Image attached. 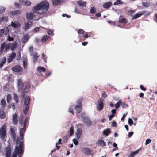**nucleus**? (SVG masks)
I'll return each instance as SVG.
<instances>
[{
  "instance_id": "f257e3e1",
  "label": "nucleus",
  "mask_w": 157,
  "mask_h": 157,
  "mask_svg": "<svg viewBox=\"0 0 157 157\" xmlns=\"http://www.w3.org/2000/svg\"><path fill=\"white\" fill-rule=\"evenodd\" d=\"M28 121V118L26 117L23 124L21 120H19V122L21 125L23 126V128H21L20 131V136L17 137L16 143L17 145L16 146L15 152L12 154V157H17L18 154H21L23 153V142L20 140H22L23 139V136L24 132L26 130V127ZM6 155V157H10L11 150L10 147H6L5 150Z\"/></svg>"
},
{
  "instance_id": "f03ea898",
  "label": "nucleus",
  "mask_w": 157,
  "mask_h": 157,
  "mask_svg": "<svg viewBox=\"0 0 157 157\" xmlns=\"http://www.w3.org/2000/svg\"><path fill=\"white\" fill-rule=\"evenodd\" d=\"M49 6V3L46 1H42L32 8L33 12L27 13L26 14V18L31 21L35 16L34 13L39 14L45 13L47 12Z\"/></svg>"
},
{
  "instance_id": "7ed1b4c3",
  "label": "nucleus",
  "mask_w": 157,
  "mask_h": 157,
  "mask_svg": "<svg viewBox=\"0 0 157 157\" xmlns=\"http://www.w3.org/2000/svg\"><path fill=\"white\" fill-rule=\"evenodd\" d=\"M23 97L24 99V113L26 114L27 113L29 108V105L30 104V98L29 96L23 94Z\"/></svg>"
},
{
  "instance_id": "20e7f679",
  "label": "nucleus",
  "mask_w": 157,
  "mask_h": 157,
  "mask_svg": "<svg viewBox=\"0 0 157 157\" xmlns=\"http://www.w3.org/2000/svg\"><path fill=\"white\" fill-rule=\"evenodd\" d=\"M81 117L83 122L87 126H90L92 123L89 117L84 113H82L81 114Z\"/></svg>"
},
{
  "instance_id": "39448f33",
  "label": "nucleus",
  "mask_w": 157,
  "mask_h": 157,
  "mask_svg": "<svg viewBox=\"0 0 157 157\" xmlns=\"http://www.w3.org/2000/svg\"><path fill=\"white\" fill-rule=\"evenodd\" d=\"M7 127L4 124L0 129V138L4 140L6 136Z\"/></svg>"
},
{
  "instance_id": "423d86ee",
  "label": "nucleus",
  "mask_w": 157,
  "mask_h": 157,
  "mask_svg": "<svg viewBox=\"0 0 157 157\" xmlns=\"http://www.w3.org/2000/svg\"><path fill=\"white\" fill-rule=\"evenodd\" d=\"M82 151L83 154L86 155H91L94 154L92 150L88 147L83 148Z\"/></svg>"
},
{
  "instance_id": "0eeeda50",
  "label": "nucleus",
  "mask_w": 157,
  "mask_h": 157,
  "mask_svg": "<svg viewBox=\"0 0 157 157\" xmlns=\"http://www.w3.org/2000/svg\"><path fill=\"white\" fill-rule=\"evenodd\" d=\"M10 48V45L9 44H6V43H3L1 45L0 49L1 52H2L5 50L6 52H7Z\"/></svg>"
},
{
  "instance_id": "6e6552de",
  "label": "nucleus",
  "mask_w": 157,
  "mask_h": 157,
  "mask_svg": "<svg viewBox=\"0 0 157 157\" xmlns=\"http://www.w3.org/2000/svg\"><path fill=\"white\" fill-rule=\"evenodd\" d=\"M103 107V101L101 100L98 101V105L97 106V110L98 111H101Z\"/></svg>"
},
{
  "instance_id": "1a4fd4ad",
  "label": "nucleus",
  "mask_w": 157,
  "mask_h": 157,
  "mask_svg": "<svg viewBox=\"0 0 157 157\" xmlns=\"http://www.w3.org/2000/svg\"><path fill=\"white\" fill-rule=\"evenodd\" d=\"M32 25V22L31 21L25 22L23 27V29L26 31Z\"/></svg>"
},
{
  "instance_id": "9d476101",
  "label": "nucleus",
  "mask_w": 157,
  "mask_h": 157,
  "mask_svg": "<svg viewBox=\"0 0 157 157\" xmlns=\"http://www.w3.org/2000/svg\"><path fill=\"white\" fill-rule=\"evenodd\" d=\"M12 70L15 72H20L22 71V68L19 66H15L12 68Z\"/></svg>"
},
{
  "instance_id": "9b49d317",
  "label": "nucleus",
  "mask_w": 157,
  "mask_h": 157,
  "mask_svg": "<svg viewBox=\"0 0 157 157\" xmlns=\"http://www.w3.org/2000/svg\"><path fill=\"white\" fill-rule=\"evenodd\" d=\"M16 56V54L15 53L13 52L9 56L7 60V61L8 63H10L12 62L13 59H14Z\"/></svg>"
},
{
  "instance_id": "f8f14e48",
  "label": "nucleus",
  "mask_w": 157,
  "mask_h": 157,
  "mask_svg": "<svg viewBox=\"0 0 157 157\" xmlns=\"http://www.w3.org/2000/svg\"><path fill=\"white\" fill-rule=\"evenodd\" d=\"M31 56H33L32 58L33 62L34 63L36 62L38 57L37 53L36 52H33V54H31Z\"/></svg>"
},
{
  "instance_id": "ddd939ff",
  "label": "nucleus",
  "mask_w": 157,
  "mask_h": 157,
  "mask_svg": "<svg viewBox=\"0 0 157 157\" xmlns=\"http://www.w3.org/2000/svg\"><path fill=\"white\" fill-rule=\"evenodd\" d=\"M144 13V11L139 12L132 17V19H137L142 15Z\"/></svg>"
},
{
  "instance_id": "4468645a",
  "label": "nucleus",
  "mask_w": 157,
  "mask_h": 157,
  "mask_svg": "<svg viewBox=\"0 0 157 157\" xmlns=\"http://www.w3.org/2000/svg\"><path fill=\"white\" fill-rule=\"evenodd\" d=\"M18 115L16 114H15L13 116V122L14 125H16L18 123Z\"/></svg>"
},
{
  "instance_id": "2eb2a0df",
  "label": "nucleus",
  "mask_w": 157,
  "mask_h": 157,
  "mask_svg": "<svg viewBox=\"0 0 157 157\" xmlns=\"http://www.w3.org/2000/svg\"><path fill=\"white\" fill-rule=\"evenodd\" d=\"M24 84H22V80L21 79H20L18 80V85L19 91H22L23 88L24 86Z\"/></svg>"
},
{
  "instance_id": "dca6fc26",
  "label": "nucleus",
  "mask_w": 157,
  "mask_h": 157,
  "mask_svg": "<svg viewBox=\"0 0 157 157\" xmlns=\"http://www.w3.org/2000/svg\"><path fill=\"white\" fill-rule=\"evenodd\" d=\"M10 26L14 28H18L20 26V24L19 22H16V23H15L12 21Z\"/></svg>"
},
{
  "instance_id": "f3484780",
  "label": "nucleus",
  "mask_w": 157,
  "mask_h": 157,
  "mask_svg": "<svg viewBox=\"0 0 157 157\" xmlns=\"http://www.w3.org/2000/svg\"><path fill=\"white\" fill-rule=\"evenodd\" d=\"M19 2L23 4L29 6L31 5L30 2L28 0H19Z\"/></svg>"
},
{
  "instance_id": "a211bd4d",
  "label": "nucleus",
  "mask_w": 157,
  "mask_h": 157,
  "mask_svg": "<svg viewBox=\"0 0 157 157\" xmlns=\"http://www.w3.org/2000/svg\"><path fill=\"white\" fill-rule=\"evenodd\" d=\"M24 86H25V87L24 88L23 94H25L28 92L29 90V86L28 84H24Z\"/></svg>"
},
{
  "instance_id": "6ab92c4d",
  "label": "nucleus",
  "mask_w": 157,
  "mask_h": 157,
  "mask_svg": "<svg viewBox=\"0 0 157 157\" xmlns=\"http://www.w3.org/2000/svg\"><path fill=\"white\" fill-rule=\"evenodd\" d=\"M78 4L81 6H83L85 8L86 6V2H84L82 0H79L77 2Z\"/></svg>"
},
{
  "instance_id": "aec40b11",
  "label": "nucleus",
  "mask_w": 157,
  "mask_h": 157,
  "mask_svg": "<svg viewBox=\"0 0 157 157\" xmlns=\"http://www.w3.org/2000/svg\"><path fill=\"white\" fill-rule=\"evenodd\" d=\"M112 5V2L110 1H109L103 4L102 6L104 8L108 9Z\"/></svg>"
},
{
  "instance_id": "412c9836",
  "label": "nucleus",
  "mask_w": 157,
  "mask_h": 157,
  "mask_svg": "<svg viewBox=\"0 0 157 157\" xmlns=\"http://www.w3.org/2000/svg\"><path fill=\"white\" fill-rule=\"evenodd\" d=\"M99 146H106L105 142H104L102 140H99L98 141L97 143Z\"/></svg>"
},
{
  "instance_id": "4be33fe9",
  "label": "nucleus",
  "mask_w": 157,
  "mask_h": 157,
  "mask_svg": "<svg viewBox=\"0 0 157 157\" xmlns=\"http://www.w3.org/2000/svg\"><path fill=\"white\" fill-rule=\"evenodd\" d=\"M8 20L7 17H4L2 18H0V23H6Z\"/></svg>"
},
{
  "instance_id": "5701e85b",
  "label": "nucleus",
  "mask_w": 157,
  "mask_h": 157,
  "mask_svg": "<svg viewBox=\"0 0 157 157\" xmlns=\"http://www.w3.org/2000/svg\"><path fill=\"white\" fill-rule=\"evenodd\" d=\"M82 131L81 129L78 128L77 129L76 133V135L78 138H80L82 133Z\"/></svg>"
},
{
  "instance_id": "b1692460",
  "label": "nucleus",
  "mask_w": 157,
  "mask_h": 157,
  "mask_svg": "<svg viewBox=\"0 0 157 157\" xmlns=\"http://www.w3.org/2000/svg\"><path fill=\"white\" fill-rule=\"evenodd\" d=\"M29 36L28 34L25 35L22 39V42L23 43H26L28 40Z\"/></svg>"
},
{
  "instance_id": "393cba45",
  "label": "nucleus",
  "mask_w": 157,
  "mask_h": 157,
  "mask_svg": "<svg viewBox=\"0 0 157 157\" xmlns=\"http://www.w3.org/2000/svg\"><path fill=\"white\" fill-rule=\"evenodd\" d=\"M10 130L12 138L13 140H15L16 138V135L15 132V131L12 128H10Z\"/></svg>"
},
{
  "instance_id": "a878e982",
  "label": "nucleus",
  "mask_w": 157,
  "mask_h": 157,
  "mask_svg": "<svg viewBox=\"0 0 157 157\" xmlns=\"http://www.w3.org/2000/svg\"><path fill=\"white\" fill-rule=\"evenodd\" d=\"M62 1V0H53L52 2L54 5H57L60 4Z\"/></svg>"
},
{
  "instance_id": "bb28decb",
  "label": "nucleus",
  "mask_w": 157,
  "mask_h": 157,
  "mask_svg": "<svg viewBox=\"0 0 157 157\" xmlns=\"http://www.w3.org/2000/svg\"><path fill=\"white\" fill-rule=\"evenodd\" d=\"M49 36L47 35H45L43 36L41 39V42L43 43H44L49 38Z\"/></svg>"
},
{
  "instance_id": "cd10ccee",
  "label": "nucleus",
  "mask_w": 157,
  "mask_h": 157,
  "mask_svg": "<svg viewBox=\"0 0 157 157\" xmlns=\"http://www.w3.org/2000/svg\"><path fill=\"white\" fill-rule=\"evenodd\" d=\"M9 44L10 45V48H11L12 50L13 51H14V49L16 47V43H9Z\"/></svg>"
},
{
  "instance_id": "c85d7f7f",
  "label": "nucleus",
  "mask_w": 157,
  "mask_h": 157,
  "mask_svg": "<svg viewBox=\"0 0 157 157\" xmlns=\"http://www.w3.org/2000/svg\"><path fill=\"white\" fill-rule=\"evenodd\" d=\"M104 134L106 136H108L110 133V131L109 129L108 128L104 130L103 132Z\"/></svg>"
},
{
  "instance_id": "c756f323",
  "label": "nucleus",
  "mask_w": 157,
  "mask_h": 157,
  "mask_svg": "<svg viewBox=\"0 0 157 157\" xmlns=\"http://www.w3.org/2000/svg\"><path fill=\"white\" fill-rule=\"evenodd\" d=\"M37 71L40 72H44L45 71V69L44 68L40 66L37 68Z\"/></svg>"
},
{
  "instance_id": "7c9ffc66",
  "label": "nucleus",
  "mask_w": 157,
  "mask_h": 157,
  "mask_svg": "<svg viewBox=\"0 0 157 157\" xmlns=\"http://www.w3.org/2000/svg\"><path fill=\"white\" fill-rule=\"evenodd\" d=\"M6 116L5 113L4 111H0V117L2 119H4Z\"/></svg>"
},
{
  "instance_id": "2f4dec72",
  "label": "nucleus",
  "mask_w": 157,
  "mask_h": 157,
  "mask_svg": "<svg viewBox=\"0 0 157 157\" xmlns=\"http://www.w3.org/2000/svg\"><path fill=\"white\" fill-rule=\"evenodd\" d=\"M82 107V106L77 105L74 108L76 109L77 112L78 113H79L81 111Z\"/></svg>"
},
{
  "instance_id": "473e14b6",
  "label": "nucleus",
  "mask_w": 157,
  "mask_h": 157,
  "mask_svg": "<svg viewBox=\"0 0 157 157\" xmlns=\"http://www.w3.org/2000/svg\"><path fill=\"white\" fill-rule=\"evenodd\" d=\"M121 104L122 101H121V100H119L118 102L115 105L116 109H118L120 106V105H121Z\"/></svg>"
},
{
  "instance_id": "72a5a7b5",
  "label": "nucleus",
  "mask_w": 157,
  "mask_h": 157,
  "mask_svg": "<svg viewBox=\"0 0 157 157\" xmlns=\"http://www.w3.org/2000/svg\"><path fill=\"white\" fill-rule=\"evenodd\" d=\"M123 2L120 0H117L114 3V5H119L122 4Z\"/></svg>"
},
{
  "instance_id": "f704fd0d",
  "label": "nucleus",
  "mask_w": 157,
  "mask_h": 157,
  "mask_svg": "<svg viewBox=\"0 0 157 157\" xmlns=\"http://www.w3.org/2000/svg\"><path fill=\"white\" fill-rule=\"evenodd\" d=\"M69 136H72L74 133V127H71L69 131Z\"/></svg>"
},
{
  "instance_id": "c9c22d12",
  "label": "nucleus",
  "mask_w": 157,
  "mask_h": 157,
  "mask_svg": "<svg viewBox=\"0 0 157 157\" xmlns=\"http://www.w3.org/2000/svg\"><path fill=\"white\" fill-rule=\"evenodd\" d=\"M138 152L139 151L138 150L136 151L131 153L129 156L128 157H134L135 155L138 154Z\"/></svg>"
},
{
  "instance_id": "e433bc0d",
  "label": "nucleus",
  "mask_w": 157,
  "mask_h": 157,
  "mask_svg": "<svg viewBox=\"0 0 157 157\" xmlns=\"http://www.w3.org/2000/svg\"><path fill=\"white\" fill-rule=\"evenodd\" d=\"M12 15L19 14L20 13V11L19 10H15L11 12Z\"/></svg>"
},
{
  "instance_id": "4c0bfd02",
  "label": "nucleus",
  "mask_w": 157,
  "mask_h": 157,
  "mask_svg": "<svg viewBox=\"0 0 157 157\" xmlns=\"http://www.w3.org/2000/svg\"><path fill=\"white\" fill-rule=\"evenodd\" d=\"M23 66L24 68H25L27 66V62L26 61V59L25 58H24L23 59Z\"/></svg>"
},
{
  "instance_id": "58836bf2",
  "label": "nucleus",
  "mask_w": 157,
  "mask_h": 157,
  "mask_svg": "<svg viewBox=\"0 0 157 157\" xmlns=\"http://www.w3.org/2000/svg\"><path fill=\"white\" fill-rule=\"evenodd\" d=\"M142 5L143 6L145 7H148L150 5V4L148 2H143L142 3Z\"/></svg>"
},
{
  "instance_id": "ea45409f",
  "label": "nucleus",
  "mask_w": 157,
  "mask_h": 157,
  "mask_svg": "<svg viewBox=\"0 0 157 157\" xmlns=\"http://www.w3.org/2000/svg\"><path fill=\"white\" fill-rule=\"evenodd\" d=\"M73 107H74V105L71 106L69 109V112L71 113L72 114H74V112L73 111Z\"/></svg>"
},
{
  "instance_id": "a19ab883",
  "label": "nucleus",
  "mask_w": 157,
  "mask_h": 157,
  "mask_svg": "<svg viewBox=\"0 0 157 157\" xmlns=\"http://www.w3.org/2000/svg\"><path fill=\"white\" fill-rule=\"evenodd\" d=\"M14 99L15 102V104H17L18 102V97L17 95L14 94Z\"/></svg>"
},
{
  "instance_id": "79ce46f5",
  "label": "nucleus",
  "mask_w": 157,
  "mask_h": 157,
  "mask_svg": "<svg viewBox=\"0 0 157 157\" xmlns=\"http://www.w3.org/2000/svg\"><path fill=\"white\" fill-rule=\"evenodd\" d=\"M82 98H80V99L78 100L77 101V105L82 106V105L81 103H82Z\"/></svg>"
},
{
  "instance_id": "37998d69",
  "label": "nucleus",
  "mask_w": 157,
  "mask_h": 157,
  "mask_svg": "<svg viewBox=\"0 0 157 157\" xmlns=\"http://www.w3.org/2000/svg\"><path fill=\"white\" fill-rule=\"evenodd\" d=\"M119 22L121 23H127V21L126 18H123L121 19H119Z\"/></svg>"
},
{
  "instance_id": "c03bdc74",
  "label": "nucleus",
  "mask_w": 157,
  "mask_h": 157,
  "mask_svg": "<svg viewBox=\"0 0 157 157\" xmlns=\"http://www.w3.org/2000/svg\"><path fill=\"white\" fill-rule=\"evenodd\" d=\"M6 8L4 7L0 6V14L2 13L4 11Z\"/></svg>"
},
{
  "instance_id": "a18cd8bd",
  "label": "nucleus",
  "mask_w": 157,
  "mask_h": 157,
  "mask_svg": "<svg viewBox=\"0 0 157 157\" xmlns=\"http://www.w3.org/2000/svg\"><path fill=\"white\" fill-rule=\"evenodd\" d=\"M11 99V95L8 94L7 96V101L8 103H9Z\"/></svg>"
},
{
  "instance_id": "49530a36",
  "label": "nucleus",
  "mask_w": 157,
  "mask_h": 157,
  "mask_svg": "<svg viewBox=\"0 0 157 157\" xmlns=\"http://www.w3.org/2000/svg\"><path fill=\"white\" fill-rule=\"evenodd\" d=\"M133 124V121L130 118L128 119V124L130 126H132Z\"/></svg>"
},
{
  "instance_id": "de8ad7c7",
  "label": "nucleus",
  "mask_w": 157,
  "mask_h": 157,
  "mask_svg": "<svg viewBox=\"0 0 157 157\" xmlns=\"http://www.w3.org/2000/svg\"><path fill=\"white\" fill-rule=\"evenodd\" d=\"M6 102L4 99H2L1 101V104L2 107H5L6 105Z\"/></svg>"
},
{
  "instance_id": "09e8293b",
  "label": "nucleus",
  "mask_w": 157,
  "mask_h": 157,
  "mask_svg": "<svg viewBox=\"0 0 157 157\" xmlns=\"http://www.w3.org/2000/svg\"><path fill=\"white\" fill-rule=\"evenodd\" d=\"M84 33V31L82 29H80L78 30V33L79 34H83Z\"/></svg>"
},
{
  "instance_id": "8fccbe9b",
  "label": "nucleus",
  "mask_w": 157,
  "mask_h": 157,
  "mask_svg": "<svg viewBox=\"0 0 157 157\" xmlns=\"http://www.w3.org/2000/svg\"><path fill=\"white\" fill-rule=\"evenodd\" d=\"M151 140L150 139H147L146 140L145 144L147 145L149 143H151Z\"/></svg>"
},
{
  "instance_id": "3c124183",
  "label": "nucleus",
  "mask_w": 157,
  "mask_h": 157,
  "mask_svg": "<svg viewBox=\"0 0 157 157\" xmlns=\"http://www.w3.org/2000/svg\"><path fill=\"white\" fill-rule=\"evenodd\" d=\"M29 51L31 54H33V48L32 46H30L29 48Z\"/></svg>"
},
{
  "instance_id": "603ef678",
  "label": "nucleus",
  "mask_w": 157,
  "mask_h": 157,
  "mask_svg": "<svg viewBox=\"0 0 157 157\" xmlns=\"http://www.w3.org/2000/svg\"><path fill=\"white\" fill-rule=\"evenodd\" d=\"M73 142L74 144L76 146L78 144V142L75 138H74L73 140Z\"/></svg>"
},
{
  "instance_id": "864d4df0",
  "label": "nucleus",
  "mask_w": 157,
  "mask_h": 157,
  "mask_svg": "<svg viewBox=\"0 0 157 157\" xmlns=\"http://www.w3.org/2000/svg\"><path fill=\"white\" fill-rule=\"evenodd\" d=\"M90 13L92 14L96 12L95 9L94 7H91L90 10Z\"/></svg>"
},
{
  "instance_id": "5fc2aeb1",
  "label": "nucleus",
  "mask_w": 157,
  "mask_h": 157,
  "mask_svg": "<svg viewBox=\"0 0 157 157\" xmlns=\"http://www.w3.org/2000/svg\"><path fill=\"white\" fill-rule=\"evenodd\" d=\"M42 58L45 62H46V56L45 55L44 53H43L42 54Z\"/></svg>"
},
{
  "instance_id": "6e6d98bb",
  "label": "nucleus",
  "mask_w": 157,
  "mask_h": 157,
  "mask_svg": "<svg viewBox=\"0 0 157 157\" xmlns=\"http://www.w3.org/2000/svg\"><path fill=\"white\" fill-rule=\"evenodd\" d=\"M133 132H129L128 133V138L131 137L133 135Z\"/></svg>"
},
{
  "instance_id": "4d7b16f0",
  "label": "nucleus",
  "mask_w": 157,
  "mask_h": 157,
  "mask_svg": "<svg viewBox=\"0 0 157 157\" xmlns=\"http://www.w3.org/2000/svg\"><path fill=\"white\" fill-rule=\"evenodd\" d=\"M4 30L3 29H1L0 30V36H1L4 33Z\"/></svg>"
},
{
  "instance_id": "13d9d810",
  "label": "nucleus",
  "mask_w": 157,
  "mask_h": 157,
  "mask_svg": "<svg viewBox=\"0 0 157 157\" xmlns=\"http://www.w3.org/2000/svg\"><path fill=\"white\" fill-rule=\"evenodd\" d=\"M134 13V10H131L128 11V14L129 15H132Z\"/></svg>"
},
{
  "instance_id": "bf43d9fd",
  "label": "nucleus",
  "mask_w": 157,
  "mask_h": 157,
  "mask_svg": "<svg viewBox=\"0 0 157 157\" xmlns=\"http://www.w3.org/2000/svg\"><path fill=\"white\" fill-rule=\"evenodd\" d=\"M8 40L9 41H12L14 40L13 38L10 37V36H8Z\"/></svg>"
},
{
  "instance_id": "052dcab7",
  "label": "nucleus",
  "mask_w": 157,
  "mask_h": 157,
  "mask_svg": "<svg viewBox=\"0 0 157 157\" xmlns=\"http://www.w3.org/2000/svg\"><path fill=\"white\" fill-rule=\"evenodd\" d=\"M75 12L77 14H79L80 13V10L77 8H75Z\"/></svg>"
},
{
  "instance_id": "680f3d73",
  "label": "nucleus",
  "mask_w": 157,
  "mask_h": 157,
  "mask_svg": "<svg viewBox=\"0 0 157 157\" xmlns=\"http://www.w3.org/2000/svg\"><path fill=\"white\" fill-rule=\"evenodd\" d=\"M112 126L113 127L117 126V123L115 121H113L112 123Z\"/></svg>"
},
{
  "instance_id": "e2e57ef3",
  "label": "nucleus",
  "mask_w": 157,
  "mask_h": 157,
  "mask_svg": "<svg viewBox=\"0 0 157 157\" xmlns=\"http://www.w3.org/2000/svg\"><path fill=\"white\" fill-rule=\"evenodd\" d=\"M21 56L20 53V52H19L18 55H17L16 57L17 59V60H19L21 58Z\"/></svg>"
},
{
  "instance_id": "0e129e2a",
  "label": "nucleus",
  "mask_w": 157,
  "mask_h": 157,
  "mask_svg": "<svg viewBox=\"0 0 157 157\" xmlns=\"http://www.w3.org/2000/svg\"><path fill=\"white\" fill-rule=\"evenodd\" d=\"M102 96L104 98H106L107 97V94L105 92H104L102 94Z\"/></svg>"
},
{
  "instance_id": "69168bd1",
  "label": "nucleus",
  "mask_w": 157,
  "mask_h": 157,
  "mask_svg": "<svg viewBox=\"0 0 157 157\" xmlns=\"http://www.w3.org/2000/svg\"><path fill=\"white\" fill-rule=\"evenodd\" d=\"M48 34L49 35H51L53 33V31L51 30H48Z\"/></svg>"
},
{
  "instance_id": "338daca9",
  "label": "nucleus",
  "mask_w": 157,
  "mask_h": 157,
  "mask_svg": "<svg viewBox=\"0 0 157 157\" xmlns=\"http://www.w3.org/2000/svg\"><path fill=\"white\" fill-rule=\"evenodd\" d=\"M114 117V115L111 114L110 116H109V120L111 121L112 119Z\"/></svg>"
},
{
  "instance_id": "774afa93",
  "label": "nucleus",
  "mask_w": 157,
  "mask_h": 157,
  "mask_svg": "<svg viewBox=\"0 0 157 157\" xmlns=\"http://www.w3.org/2000/svg\"><path fill=\"white\" fill-rule=\"evenodd\" d=\"M140 88L142 90L144 91H145L146 90V88L144 87L142 85H141L140 86Z\"/></svg>"
}]
</instances>
